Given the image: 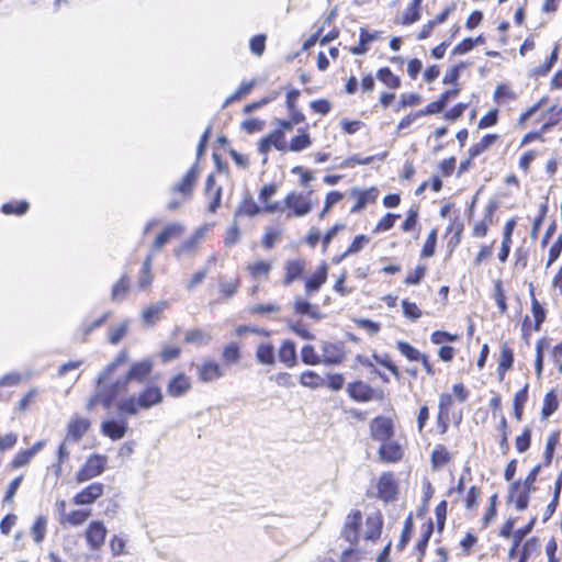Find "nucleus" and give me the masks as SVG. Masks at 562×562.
Here are the masks:
<instances>
[{
    "mask_svg": "<svg viewBox=\"0 0 562 562\" xmlns=\"http://www.w3.org/2000/svg\"><path fill=\"white\" fill-rule=\"evenodd\" d=\"M131 289V278L127 273H123L113 284L111 290V300L113 302H122Z\"/></svg>",
    "mask_w": 562,
    "mask_h": 562,
    "instance_id": "nucleus-50",
    "label": "nucleus"
},
{
    "mask_svg": "<svg viewBox=\"0 0 562 562\" xmlns=\"http://www.w3.org/2000/svg\"><path fill=\"white\" fill-rule=\"evenodd\" d=\"M541 155L538 149L529 148L524 150L517 161L519 170L524 175H528L531 171L532 162Z\"/></svg>",
    "mask_w": 562,
    "mask_h": 562,
    "instance_id": "nucleus-58",
    "label": "nucleus"
},
{
    "mask_svg": "<svg viewBox=\"0 0 562 562\" xmlns=\"http://www.w3.org/2000/svg\"><path fill=\"white\" fill-rule=\"evenodd\" d=\"M560 122V117H550L538 130L527 132L520 139L519 146L524 147L533 142L544 143L546 133H548L554 125Z\"/></svg>",
    "mask_w": 562,
    "mask_h": 562,
    "instance_id": "nucleus-32",
    "label": "nucleus"
},
{
    "mask_svg": "<svg viewBox=\"0 0 562 562\" xmlns=\"http://www.w3.org/2000/svg\"><path fill=\"white\" fill-rule=\"evenodd\" d=\"M307 260L303 257L286 259L282 266V277L280 283L283 288H289L293 283L303 281L307 278Z\"/></svg>",
    "mask_w": 562,
    "mask_h": 562,
    "instance_id": "nucleus-11",
    "label": "nucleus"
},
{
    "mask_svg": "<svg viewBox=\"0 0 562 562\" xmlns=\"http://www.w3.org/2000/svg\"><path fill=\"white\" fill-rule=\"evenodd\" d=\"M99 384L97 394L87 404L88 411H92L98 402L105 408H110L119 397L128 392V381L125 376L112 381V375H110L109 380L101 381L100 375Z\"/></svg>",
    "mask_w": 562,
    "mask_h": 562,
    "instance_id": "nucleus-7",
    "label": "nucleus"
},
{
    "mask_svg": "<svg viewBox=\"0 0 562 562\" xmlns=\"http://www.w3.org/2000/svg\"><path fill=\"white\" fill-rule=\"evenodd\" d=\"M328 278V265L322 261L317 268L304 280V295H296L293 299L292 311L294 315L307 316L311 319L319 321L322 313L316 304L310 302L308 296L319 292Z\"/></svg>",
    "mask_w": 562,
    "mask_h": 562,
    "instance_id": "nucleus-3",
    "label": "nucleus"
},
{
    "mask_svg": "<svg viewBox=\"0 0 562 562\" xmlns=\"http://www.w3.org/2000/svg\"><path fill=\"white\" fill-rule=\"evenodd\" d=\"M452 461L453 453L447 446L438 443L434 447L430 453V468L434 472L443 470L452 463Z\"/></svg>",
    "mask_w": 562,
    "mask_h": 562,
    "instance_id": "nucleus-28",
    "label": "nucleus"
},
{
    "mask_svg": "<svg viewBox=\"0 0 562 562\" xmlns=\"http://www.w3.org/2000/svg\"><path fill=\"white\" fill-rule=\"evenodd\" d=\"M529 400V383L519 389L513 397V417L520 423L525 418V407Z\"/></svg>",
    "mask_w": 562,
    "mask_h": 562,
    "instance_id": "nucleus-37",
    "label": "nucleus"
},
{
    "mask_svg": "<svg viewBox=\"0 0 562 562\" xmlns=\"http://www.w3.org/2000/svg\"><path fill=\"white\" fill-rule=\"evenodd\" d=\"M225 375V369L215 359L207 358L196 368V376L201 383H211Z\"/></svg>",
    "mask_w": 562,
    "mask_h": 562,
    "instance_id": "nucleus-21",
    "label": "nucleus"
},
{
    "mask_svg": "<svg viewBox=\"0 0 562 562\" xmlns=\"http://www.w3.org/2000/svg\"><path fill=\"white\" fill-rule=\"evenodd\" d=\"M530 312L532 319L526 315L521 323V337L528 341L531 335L536 331H540L542 324L547 319L548 311L542 303L536 297L535 288L530 284Z\"/></svg>",
    "mask_w": 562,
    "mask_h": 562,
    "instance_id": "nucleus-9",
    "label": "nucleus"
},
{
    "mask_svg": "<svg viewBox=\"0 0 562 562\" xmlns=\"http://www.w3.org/2000/svg\"><path fill=\"white\" fill-rule=\"evenodd\" d=\"M276 210L273 206H261L258 204L250 192H245L239 201L234 217H256L260 214H272V211Z\"/></svg>",
    "mask_w": 562,
    "mask_h": 562,
    "instance_id": "nucleus-15",
    "label": "nucleus"
},
{
    "mask_svg": "<svg viewBox=\"0 0 562 562\" xmlns=\"http://www.w3.org/2000/svg\"><path fill=\"white\" fill-rule=\"evenodd\" d=\"M104 494V484L93 482L85 486L72 497V503L78 506L91 505Z\"/></svg>",
    "mask_w": 562,
    "mask_h": 562,
    "instance_id": "nucleus-23",
    "label": "nucleus"
},
{
    "mask_svg": "<svg viewBox=\"0 0 562 562\" xmlns=\"http://www.w3.org/2000/svg\"><path fill=\"white\" fill-rule=\"evenodd\" d=\"M559 408V400L555 390L546 393L541 407V418L548 419Z\"/></svg>",
    "mask_w": 562,
    "mask_h": 562,
    "instance_id": "nucleus-57",
    "label": "nucleus"
},
{
    "mask_svg": "<svg viewBox=\"0 0 562 562\" xmlns=\"http://www.w3.org/2000/svg\"><path fill=\"white\" fill-rule=\"evenodd\" d=\"M498 210V202L491 200L484 207L483 217L475 222L472 226V236L474 238H484L487 236L490 228L495 223V215Z\"/></svg>",
    "mask_w": 562,
    "mask_h": 562,
    "instance_id": "nucleus-20",
    "label": "nucleus"
},
{
    "mask_svg": "<svg viewBox=\"0 0 562 562\" xmlns=\"http://www.w3.org/2000/svg\"><path fill=\"white\" fill-rule=\"evenodd\" d=\"M184 233V226L179 223H169L157 235L153 243V254L159 251L172 239L179 238Z\"/></svg>",
    "mask_w": 562,
    "mask_h": 562,
    "instance_id": "nucleus-27",
    "label": "nucleus"
},
{
    "mask_svg": "<svg viewBox=\"0 0 562 562\" xmlns=\"http://www.w3.org/2000/svg\"><path fill=\"white\" fill-rule=\"evenodd\" d=\"M420 18L422 7L414 2H409L406 9L404 10L402 16L400 19H396L394 23L402 26H408L418 22Z\"/></svg>",
    "mask_w": 562,
    "mask_h": 562,
    "instance_id": "nucleus-49",
    "label": "nucleus"
},
{
    "mask_svg": "<svg viewBox=\"0 0 562 562\" xmlns=\"http://www.w3.org/2000/svg\"><path fill=\"white\" fill-rule=\"evenodd\" d=\"M403 233H413L419 231V210L418 206L409 207L405 218L401 224Z\"/></svg>",
    "mask_w": 562,
    "mask_h": 562,
    "instance_id": "nucleus-56",
    "label": "nucleus"
},
{
    "mask_svg": "<svg viewBox=\"0 0 562 562\" xmlns=\"http://www.w3.org/2000/svg\"><path fill=\"white\" fill-rule=\"evenodd\" d=\"M47 531V518L43 515L36 517L31 527V535L33 540L40 544L44 541Z\"/></svg>",
    "mask_w": 562,
    "mask_h": 562,
    "instance_id": "nucleus-63",
    "label": "nucleus"
},
{
    "mask_svg": "<svg viewBox=\"0 0 562 562\" xmlns=\"http://www.w3.org/2000/svg\"><path fill=\"white\" fill-rule=\"evenodd\" d=\"M127 431L126 422H117L114 419L104 420L101 424V432L109 437L111 440L122 439Z\"/></svg>",
    "mask_w": 562,
    "mask_h": 562,
    "instance_id": "nucleus-42",
    "label": "nucleus"
},
{
    "mask_svg": "<svg viewBox=\"0 0 562 562\" xmlns=\"http://www.w3.org/2000/svg\"><path fill=\"white\" fill-rule=\"evenodd\" d=\"M256 359L260 364L273 366L276 362L274 347L271 342H261L256 348Z\"/></svg>",
    "mask_w": 562,
    "mask_h": 562,
    "instance_id": "nucleus-53",
    "label": "nucleus"
},
{
    "mask_svg": "<svg viewBox=\"0 0 562 562\" xmlns=\"http://www.w3.org/2000/svg\"><path fill=\"white\" fill-rule=\"evenodd\" d=\"M278 191V184L274 182L263 184L258 193L259 201L261 202V206H273L276 210L272 211L274 213H281L282 206L279 202H272V198L276 195Z\"/></svg>",
    "mask_w": 562,
    "mask_h": 562,
    "instance_id": "nucleus-44",
    "label": "nucleus"
},
{
    "mask_svg": "<svg viewBox=\"0 0 562 562\" xmlns=\"http://www.w3.org/2000/svg\"><path fill=\"white\" fill-rule=\"evenodd\" d=\"M499 140H501L499 134L486 133L476 143H473L469 147L468 154L471 155V158H477L485 151L490 150Z\"/></svg>",
    "mask_w": 562,
    "mask_h": 562,
    "instance_id": "nucleus-33",
    "label": "nucleus"
},
{
    "mask_svg": "<svg viewBox=\"0 0 562 562\" xmlns=\"http://www.w3.org/2000/svg\"><path fill=\"white\" fill-rule=\"evenodd\" d=\"M456 3L451 2L450 4L446 5L440 12L435 14L431 19H429L426 23H424L416 34V40L425 41L431 37L435 33L436 27L443 24L456 11Z\"/></svg>",
    "mask_w": 562,
    "mask_h": 562,
    "instance_id": "nucleus-18",
    "label": "nucleus"
},
{
    "mask_svg": "<svg viewBox=\"0 0 562 562\" xmlns=\"http://www.w3.org/2000/svg\"><path fill=\"white\" fill-rule=\"evenodd\" d=\"M482 496V490L477 485H472L468 488L463 497V506L468 512H475L477 509L480 499Z\"/></svg>",
    "mask_w": 562,
    "mask_h": 562,
    "instance_id": "nucleus-61",
    "label": "nucleus"
},
{
    "mask_svg": "<svg viewBox=\"0 0 562 562\" xmlns=\"http://www.w3.org/2000/svg\"><path fill=\"white\" fill-rule=\"evenodd\" d=\"M0 210L4 215L22 216L30 210V203L26 200H12L3 203Z\"/></svg>",
    "mask_w": 562,
    "mask_h": 562,
    "instance_id": "nucleus-55",
    "label": "nucleus"
},
{
    "mask_svg": "<svg viewBox=\"0 0 562 562\" xmlns=\"http://www.w3.org/2000/svg\"><path fill=\"white\" fill-rule=\"evenodd\" d=\"M210 231L209 225H203L196 228L193 234L186 239L177 249L176 254H193L198 250L201 240L206 236Z\"/></svg>",
    "mask_w": 562,
    "mask_h": 562,
    "instance_id": "nucleus-35",
    "label": "nucleus"
},
{
    "mask_svg": "<svg viewBox=\"0 0 562 562\" xmlns=\"http://www.w3.org/2000/svg\"><path fill=\"white\" fill-rule=\"evenodd\" d=\"M395 346L400 353L408 361L420 362L425 373L428 376H434L436 374L437 371L435 366L426 353L420 352L413 345L404 340L397 341Z\"/></svg>",
    "mask_w": 562,
    "mask_h": 562,
    "instance_id": "nucleus-16",
    "label": "nucleus"
},
{
    "mask_svg": "<svg viewBox=\"0 0 562 562\" xmlns=\"http://www.w3.org/2000/svg\"><path fill=\"white\" fill-rule=\"evenodd\" d=\"M200 177V169L196 164L192 165L183 177L170 189L171 198L167 203L169 211H176L189 202L194 193Z\"/></svg>",
    "mask_w": 562,
    "mask_h": 562,
    "instance_id": "nucleus-6",
    "label": "nucleus"
},
{
    "mask_svg": "<svg viewBox=\"0 0 562 562\" xmlns=\"http://www.w3.org/2000/svg\"><path fill=\"white\" fill-rule=\"evenodd\" d=\"M451 390L452 393L443 392L439 395L436 424L441 436L448 432L452 419L457 425L462 420L461 412L458 415L453 413L454 401L463 403L470 396L469 389L462 382L454 383Z\"/></svg>",
    "mask_w": 562,
    "mask_h": 562,
    "instance_id": "nucleus-4",
    "label": "nucleus"
},
{
    "mask_svg": "<svg viewBox=\"0 0 562 562\" xmlns=\"http://www.w3.org/2000/svg\"><path fill=\"white\" fill-rule=\"evenodd\" d=\"M164 394L161 387L157 384H150L144 387L137 396H128L122 400L117 409L124 415H136L140 411H147L156 405L161 404Z\"/></svg>",
    "mask_w": 562,
    "mask_h": 562,
    "instance_id": "nucleus-5",
    "label": "nucleus"
},
{
    "mask_svg": "<svg viewBox=\"0 0 562 562\" xmlns=\"http://www.w3.org/2000/svg\"><path fill=\"white\" fill-rule=\"evenodd\" d=\"M561 431L559 429L553 430L547 438L544 452H543V465L549 467L554 457L555 448L560 443Z\"/></svg>",
    "mask_w": 562,
    "mask_h": 562,
    "instance_id": "nucleus-54",
    "label": "nucleus"
},
{
    "mask_svg": "<svg viewBox=\"0 0 562 562\" xmlns=\"http://www.w3.org/2000/svg\"><path fill=\"white\" fill-rule=\"evenodd\" d=\"M153 260L154 254H147L138 272L137 288L142 291H148L154 281Z\"/></svg>",
    "mask_w": 562,
    "mask_h": 562,
    "instance_id": "nucleus-36",
    "label": "nucleus"
},
{
    "mask_svg": "<svg viewBox=\"0 0 562 562\" xmlns=\"http://www.w3.org/2000/svg\"><path fill=\"white\" fill-rule=\"evenodd\" d=\"M492 297L496 303L498 313L501 315H506L508 312L507 294L501 279H497L493 282Z\"/></svg>",
    "mask_w": 562,
    "mask_h": 562,
    "instance_id": "nucleus-51",
    "label": "nucleus"
},
{
    "mask_svg": "<svg viewBox=\"0 0 562 562\" xmlns=\"http://www.w3.org/2000/svg\"><path fill=\"white\" fill-rule=\"evenodd\" d=\"M108 463V458L103 454L93 453L89 456L82 467L76 473V482L83 483L101 475Z\"/></svg>",
    "mask_w": 562,
    "mask_h": 562,
    "instance_id": "nucleus-14",
    "label": "nucleus"
},
{
    "mask_svg": "<svg viewBox=\"0 0 562 562\" xmlns=\"http://www.w3.org/2000/svg\"><path fill=\"white\" fill-rule=\"evenodd\" d=\"M375 78L389 90L396 91L402 86V79L393 70L385 66L376 70Z\"/></svg>",
    "mask_w": 562,
    "mask_h": 562,
    "instance_id": "nucleus-45",
    "label": "nucleus"
},
{
    "mask_svg": "<svg viewBox=\"0 0 562 562\" xmlns=\"http://www.w3.org/2000/svg\"><path fill=\"white\" fill-rule=\"evenodd\" d=\"M273 270V261L267 258H256L249 261L245 271L254 282L268 281Z\"/></svg>",
    "mask_w": 562,
    "mask_h": 562,
    "instance_id": "nucleus-22",
    "label": "nucleus"
},
{
    "mask_svg": "<svg viewBox=\"0 0 562 562\" xmlns=\"http://www.w3.org/2000/svg\"><path fill=\"white\" fill-rule=\"evenodd\" d=\"M243 359L241 345L237 341H229L221 349V364L224 369L237 366Z\"/></svg>",
    "mask_w": 562,
    "mask_h": 562,
    "instance_id": "nucleus-31",
    "label": "nucleus"
},
{
    "mask_svg": "<svg viewBox=\"0 0 562 562\" xmlns=\"http://www.w3.org/2000/svg\"><path fill=\"white\" fill-rule=\"evenodd\" d=\"M108 529L102 520H91L85 529L83 537L91 551L100 550L105 543Z\"/></svg>",
    "mask_w": 562,
    "mask_h": 562,
    "instance_id": "nucleus-19",
    "label": "nucleus"
},
{
    "mask_svg": "<svg viewBox=\"0 0 562 562\" xmlns=\"http://www.w3.org/2000/svg\"><path fill=\"white\" fill-rule=\"evenodd\" d=\"M91 426L88 418L81 416L72 417L67 424L65 441L78 442L87 434Z\"/></svg>",
    "mask_w": 562,
    "mask_h": 562,
    "instance_id": "nucleus-25",
    "label": "nucleus"
},
{
    "mask_svg": "<svg viewBox=\"0 0 562 562\" xmlns=\"http://www.w3.org/2000/svg\"><path fill=\"white\" fill-rule=\"evenodd\" d=\"M192 387V381L189 375L183 372L175 374L167 383V393L171 397H181L186 395Z\"/></svg>",
    "mask_w": 562,
    "mask_h": 562,
    "instance_id": "nucleus-29",
    "label": "nucleus"
},
{
    "mask_svg": "<svg viewBox=\"0 0 562 562\" xmlns=\"http://www.w3.org/2000/svg\"><path fill=\"white\" fill-rule=\"evenodd\" d=\"M282 239V231L276 227H267L261 237V247L265 250L273 249L277 244Z\"/></svg>",
    "mask_w": 562,
    "mask_h": 562,
    "instance_id": "nucleus-60",
    "label": "nucleus"
},
{
    "mask_svg": "<svg viewBox=\"0 0 562 562\" xmlns=\"http://www.w3.org/2000/svg\"><path fill=\"white\" fill-rule=\"evenodd\" d=\"M531 492L532 490L522 484L521 480L513 481L508 486L506 502L513 504L517 510L522 512L529 505Z\"/></svg>",
    "mask_w": 562,
    "mask_h": 562,
    "instance_id": "nucleus-17",
    "label": "nucleus"
},
{
    "mask_svg": "<svg viewBox=\"0 0 562 562\" xmlns=\"http://www.w3.org/2000/svg\"><path fill=\"white\" fill-rule=\"evenodd\" d=\"M92 515V510L89 508L74 509L67 514L64 518H59L61 526L78 527L83 525Z\"/></svg>",
    "mask_w": 562,
    "mask_h": 562,
    "instance_id": "nucleus-46",
    "label": "nucleus"
},
{
    "mask_svg": "<svg viewBox=\"0 0 562 562\" xmlns=\"http://www.w3.org/2000/svg\"><path fill=\"white\" fill-rule=\"evenodd\" d=\"M350 195L356 198V203L350 209V213H359L364 210L368 204L375 203L379 196V190L376 187H371L364 190L353 188L350 191Z\"/></svg>",
    "mask_w": 562,
    "mask_h": 562,
    "instance_id": "nucleus-26",
    "label": "nucleus"
},
{
    "mask_svg": "<svg viewBox=\"0 0 562 562\" xmlns=\"http://www.w3.org/2000/svg\"><path fill=\"white\" fill-rule=\"evenodd\" d=\"M363 515L360 509H351L345 517L340 529V537L352 546H359L361 540V527Z\"/></svg>",
    "mask_w": 562,
    "mask_h": 562,
    "instance_id": "nucleus-13",
    "label": "nucleus"
},
{
    "mask_svg": "<svg viewBox=\"0 0 562 562\" xmlns=\"http://www.w3.org/2000/svg\"><path fill=\"white\" fill-rule=\"evenodd\" d=\"M322 351V362L326 366L340 364L346 358L342 347L335 342H325Z\"/></svg>",
    "mask_w": 562,
    "mask_h": 562,
    "instance_id": "nucleus-39",
    "label": "nucleus"
},
{
    "mask_svg": "<svg viewBox=\"0 0 562 562\" xmlns=\"http://www.w3.org/2000/svg\"><path fill=\"white\" fill-rule=\"evenodd\" d=\"M348 396L357 403H368L371 401H382L384 392L380 389L371 386L362 380L349 382L346 386Z\"/></svg>",
    "mask_w": 562,
    "mask_h": 562,
    "instance_id": "nucleus-12",
    "label": "nucleus"
},
{
    "mask_svg": "<svg viewBox=\"0 0 562 562\" xmlns=\"http://www.w3.org/2000/svg\"><path fill=\"white\" fill-rule=\"evenodd\" d=\"M538 547H539V538L538 537L533 536V537L529 538L528 540H526L521 544V550L517 557L516 562H527L530 559V557L532 555V553L538 550Z\"/></svg>",
    "mask_w": 562,
    "mask_h": 562,
    "instance_id": "nucleus-64",
    "label": "nucleus"
},
{
    "mask_svg": "<svg viewBox=\"0 0 562 562\" xmlns=\"http://www.w3.org/2000/svg\"><path fill=\"white\" fill-rule=\"evenodd\" d=\"M517 100L518 93L509 83H498L493 92V101L497 106H504Z\"/></svg>",
    "mask_w": 562,
    "mask_h": 562,
    "instance_id": "nucleus-38",
    "label": "nucleus"
},
{
    "mask_svg": "<svg viewBox=\"0 0 562 562\" xmlns=\"http://www.w3.org/2000/svg\"><path fill=\"white\" fill-rule=\"evenodd\" d=\"M496 430L498 432V447L503 454H507L509 452L510 446H509V436H510V428L507 418L502 415L498 424L496 426Z\"/></svg>",
    "mask_w": 562,
    "mask_h": 562,
    "instance_id": "nucleus-48",
    "label": "nucleus"
},
{
    "mask_svg": "<svg viewBox=\"0 0 562 562\" xmlns=\"http://www.w3.org/2000/svg\"><path fill=\"white\" fill-rule=\"evenodd\" d=\"M497 506H498V494L493 493L488 497L487 506L484 509L483 515L480 519L481 529L488 528L496 520L497 515H498Z\"/></svg>",
    "mask_w": 562,
    "mask_h": 562,
    "instance_id": "nucleus-47",
    "label": "nucleus"
},
{
    "mask_svg": "<svg viewBox=\"0 0 562 562\" xmlns=\"http://www.w3.org/2000/svg\"><path fill=\"white\" fill-rule=\"evenodd\" d=\"M383 525V515L380 510L368 515L366 518V530L362 538L366 541H378L382 535Z\"/></svg>",
    "mask_w": 562,
    "mask_h": 562,
    "instance_id": "nucleus-30",
    "label": "nucleus"
},
{
    "mask_svg": "<svg viewBox=\"0 0 562 562\" xmlns=\"http://www.w3.org/2000/svg\"><path fill=\"white\" fill-rule=\"evenodd\" d=\"M559 52L560 47L558 44H555L544 63L532 69L531 76L536 78L546 77L557 64L559 59Z\"/></svg>",
    "mask_w": 562,
    "mask_h": 562,
    "instance_id": "nucleus-52",
    "label": "nucleus"
},
{
    "mask_svg": "<svg viewBox=\"0 0 562 562\" xmlns=\"http://www.w3.org/2000/svg\"><path fill=\"white\" fill-rule=\"evenodd\" d=\"M515 361L514 350L508 345V342H504L501 347V352L498 357V363H497V373L499 375V379L502 380L505 374L512 370Z\"/></svg>",
    "mask_w": 562,
    "mask_h": 562,
    "instance_id": "nucleus-43",
    "label": "nucleus"
},
{
    "mask_svg": "<svg viewBox=\"0 0 562 562\" xmlns=\"http://www.w3.org/2000/svg\"><path fill=\"white\" fill-rule=\"evenodd\" d=\"M278 358L286 368L295 367L297 364L295 342L290 339L283 340L278 350Z\"/></svg>",
    "mask_w": 562,
    "mask_h": 562,
    "instance_id": "nucleus-41",
    "label": "nucleus"
},
{
    "mask_svg": "<svg viewBox=\"0 0 562 562\" xmlns=\"http://www.w3.org/2000/svg\"><path fill=\"white\" fill-rule=\"evenodd\" d=\"M241 279L235 276L231 279H218L217 282V303H226L231 301L240 290Z\"/></svg>",
    "mask_w": 562,
    "mask_h": 562,
    "instance_id": "nucleus-24",
    "label": "nucleus"
},
{
    "mask_svg": "<svg viewBox=\"0 0 562 562\" xmlns=\"http://www.w3.org/2000/svg\"><path fill=\"white\" fill-rule=\"evenodd\" d=\"M374 497L384 504L394 503L400 495V482L393 471L382 472L375 482Z\"/></svg>",
    "mask_w": 562,
    "mask_h": 562,
    "instance_id": "nucleus-10",
    "label": "nucleus"
},
{
    "mask_svg": "<svg viewBox=\"0 0 562 562\" xmlns=\"http://www.w3.org/2000/svg\"><path fill=\"white\" fill-rule=\"evenodd\" d=\"M153 370V363L149 360H142L134 362L127 373L124 375L128 383L136 381L138 383L144 382Z\"/></svg>",
    "mask_w": 562,
    "mask_h": 562,
    "instance_id": "nucleus-40",
    "label": "nucleus"
},
{
    "mask_svg": "<svg viewBox=\"0 0 562 562\" xmlns=\"http://www.w3.org/2000/svg\"><path fill=\"white\" fill-rule=\"evenodd\" d=\"M205 194L209 198L207 211L215 213L221 206L222 188L216 187L214 175H209L205 180Z\"/></svg>",
    "mask_w": 562,
    "mask_h": 562,
    "instance_id": "nucleus-34",
    "label": "nucleus"
},
{
    "mask_svg": "<svg viewBox=\"0 0 562 562\" xmlns=\"http://www.w3.org/2000/svg\"><path fill=\"white\" fill-rule=\"evenodd\" d=\"M290 124H286L282 119H277L274 128L266 136L259 139L257 149L261 155H267L274 148L278 151H302L312 145V137L308 127H300L296 135L290 142L286 140V133L291 132Z\"/></svg>",
    "mask_w": 562,
    "mask_h": 562,
    "instance_id": "nucleus-2",
    "label": "nucleus"
},
{
    "mask_svg": "<svg viewBox=\"0 0 562 562\" xmlns=\"http://www.w3.org/2000/svg\"><path fill=\"white\" fill-rule=\"evenodd\" d=\"M312 194V190L307 192L290 191L283 199L281 213H285L288 218L307 215L314 207Z\"/></svg>",
    "mask_w": 562,
    "mask_h": 562,
    "instance_id": "nucleus-8",
    "label": "nucleus"
},
{
    "mask_svg": "<svg viewBox=\"0 0 562 562\" xmlns=\"http://www.w3.org/2000/svg\"><path fill=\"white\" fill-rule=\"evenodd\" d=\"M395 434V417L378 415L369 423L370 439L379 443L378 457L384 464H396L405 458L406 445L396 439Z\"/></svg>",
    "mask_w": 562,
    "mask_h": 562,
    "instance_id": "nucleus-1",
    "label": "nucleus"
},
{
    "mask_svg": "<svg viewBox=\"0 0 562 562\" xmlns=\"http://www.w3.org/2000/svg\"><path fill=\"white\" fill-rule=\"evenodd\" d=\"M544 554L547 562H562V552L554 536L547 539L544 544Z\"/></svg>",
    "mask_w": 562,
    "mask_h": 562,
    "instance_id": "nucleus-62",
    "label": "nucleus"
},
{
    "mask_svg": "<svg viewBox=\"0 0 562 562\" xmlns=\"http://www.w3.org/2000/svg\"><path fill=\"white\" fill-rule=\"evenodd\" d=\"M401 218V214L398 213H392L387 212L384 215L380 217V220L374 225L372 233L373 234H381L391 231L394 226L397 220Z\"/></svg>",
    "mask_w": 562,
    "mask_h": 562,
    "instance_id": "nucleus-59",
    "label": "nucleus"
}]
</instances>
